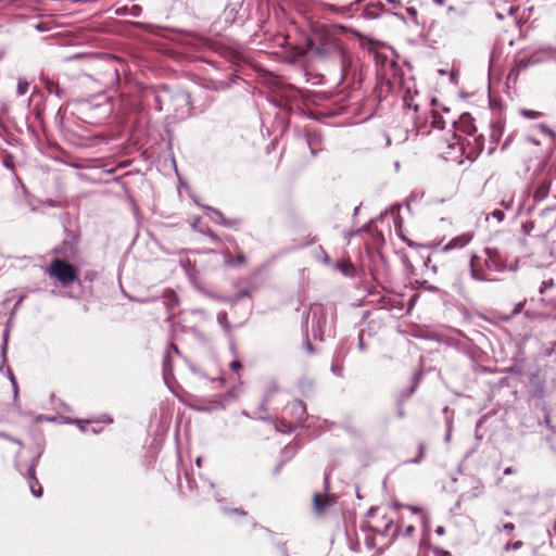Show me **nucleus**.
Wrapping results in <instances>:
<instances>
[{
	"label": "nucleus",
	"instance_id": "obj_4",
	"mask_svg": "<svg viewBox=\"0 0 556 556\" xmlns=\"http://www.w3.org/2000/svg\"><path fill=\"white\" fill-rule=\"evenodd\" d=\"M381 520L384 521L383 525L378 519H374L371 522H368L369 531L374 533H378L383 536H391L394 539L399 532V525H394V518L388 517L387 515H381Z\"/></svg>",
	"mask_w": 556,
	"mask_h": 556
},
{
	"label": "nucleus",
	"instance_id": "obj_24",
	"mask_svg": "<svg viewBox=\"0 0 556 556\" xmlns=\"http://www.w3.org/2000/svg\"><path fill=\"white\" fill-rule=\"evenodd\" d=\"M521 546H522V542H521V541H516V542H514V543H507V544L504 546V549H505V551H510V549L517 551V549H519Z\"/></svg>",
	"mask_w": 556,
	"mask_h": 556
},
{
	"label": "nucleus",
	"instance_id": "obj_1",
	"mask_svg": "<svg viewBox=\"0 0 556 556\" xmlns=\"http://www.w3.org/2000/svg\"><path fill=\"white\" fill-rule=\"evenodd\" d=\"M309 51L320 58L327 59L337 54H342V46L339 39L325 29H317L308 39Z\"/></svg>",
	"mask_w": 556,
	"mask_h": 556
},
{
	"label": "nucleus",
	"instance_id": "obj_7",
	"mask_svg": "<svg viewBox=\"0 0 556 556\" xmlns=\"http://www.w3.org/2000/svg\"><path fill=\"white\" fill-rule=\"evenodd\" d=\"M549 189H551V182L547 179H544L541 182H539V185L536 186V188L533 192L534 200L535 201L544 200L548 195Z\"/></svg>",
	"mask_w": 556,
	"mask_h": 556
},
{
	"label": "nucleus",
	"instance_id": "obj_25",
	"mask_svg": "<svg viewBox=\"0 0 556 556\" xmlns=\"http://www.w3.org/2000/svg\"><path fill=\"white\" fill-rule=\"evenodd\" d=\"M432 552L434 556H452L450 552L442 549L438 546L433 547Z\"/></svg>",
	"mask_w": 556,
	"mask_h": 556
},
{
	"label": "nucleus",
	"instance_id": "obj_39",
	"mask_svg": "<svg viewBox=\"0 0 556 556\" xmlns=\"http://www.w3.org/2000/svg\"><path fill=\"white\" fill-rule=\"evenodd\" d=\"M249 295V292L247 290H242L238 293L237 298L238 299H241V298H244V296H248Z\"/></svg>",
	"mask_w": 556,
	"mask_h": 556
},
{
	"label": "nucleus",
	"instance_id": "obj_16",
	"mask_svg": "<svg viewBox=\"0 0 556 556\" xmlns=\"http://www.w3.org/2000/svg\"><path fill=\"white\" fill-rule=\"evenodd\" d=\"M28 88H29V83L23 78H20L17 81V88H16L17 94L24 96L28 91Z\"/></svg>",
	"mask_w": 556,
	"mask_h": 556
},
{
	"label": "nucleus",
	"instance_id": "obj_6",
	"mask_svg": "<svg viewBox=\"0 0 556 556\" xmlns=\"http://www.w3.org/2000/svg\"><path fill=\"white\" fill-rule=\"evenodd\" d=\"M472 233H463L460 236H457L453 238L451 241H448L443 248L442 251L447 252L453 249H462L466 247L472 239Z\"/></svg>",
	"mask_w": 556,
	"mask_h": 556
},
{
	"label": "nucleus",
	"instance_id": "obj_41",
	"mask_svg": "<svg viewBox=\"0 0 556 556\" xmlns=\"http://www.w3.org/2000/svg\"><path fill=\"white\" fill-rule=\"evenodd\" d=\"M407 13H408L409 15H413V16H416V15H417V11H416V9H414V8H408V9H407Z\"/></svg>",
	"mask_w": 556,
	"mask_h": 556
},
{
	"label": "nucleus",
	"instance_id": "obj_33",
	"mask_svg": "<svg viewBox=\"0 0 556 556\" xmlns=\"http://www.w3.org/2000/svg\"><path fill=\"white\" fill-rule=\"evenodd\" d=\"M369 516H372V517H379V509L378 508H371L369 511H368Z\"/></svg>",
	"mask_w": 556,
	"mask_h": 556
},
{
	"label": "nucleus",
	"instance_id": "obj_38",
	"mask_svg": "<svg viewBox=\"0 0 556 556\" xmlns=\"http://www.w3.org/2000/svg\"><path fill=\"white\" fill-rule=\"evenodd\" d=\"M5 351H7V339H4V342H3V345H2L3 363L5 362Z\"/></svg>",
	"mask_w": 556,
	"mask_h": 556
},
{
	"label": "nucleus",
	"instance_id": "obj_22",
	"mask_svg": "<svg viewBox=\"0 0 556 556\" xmlns=\"http://www.w3.org/2000/svg\"><path fill=\"white\" fill-rule=\"evenodd\" d=\"M337 267L344 274H350L351 269H352V265L348 262H342V263H338L337 264Z\"/></svg>",
	"mask_w": 556,
	"mask_h": 556
},
{
	"label": "nucleus",
	"instance_id": "obj_15",
	"mask_svg": "<svg viewBox=\"0 0 556 556\" xmlns=\"http://www.w3.org/2000/svg\"><path fill=\"white\" fill-rule=\"evenodd\" d=\"M520 114L525 118H529V119H535V118H539V117H541L543 115L542 112L534 111V110H528V109H521L520 110Z\"/></svg>",
	"mask_w": 556,
	"mask_h": 556
},
{
	"label": "nucleus",
	"instance_id": "obj_12",
	"mask_svg": "<svg viewBox=\"0 0 556 556\" xmlns=\"http://www.w3.org/2000/svg\"><path fill=\"white\" fill-rule=\"evenodd\" d=\"M205 208H206V211L208 212V216H210L214 222H216V223H218V224H220V225L223 224V218H226V217L224 216V214H223L220 211H218V210H216V208H213V207H211V206H206Z\"/></svg>",
	"mask_w": 556,
	"mask_h": 556
},
{
	"label": "nucleus",
	"instance_id": "obj_3",
	"mask_svg": "<svg viewBox=\"0 0 556 556\" xmlns=\"http://www.w3.org/2000/svg\"><path fill=\"white\" fill-rule=\"evenodd\" d=\"M46 273L56 279L63 287L70 286L78 280L77 269L61 258L52 260Z\"/></svg>",
	"mask_w": 556,
	"mask_h": 556
},
{
	"label": "nucleus",
	"instance_id": "obj_36",
	"mask_svg": "<svg viewBox=\"0 0 556 556\" xmlns=\"http://www.w3.org/2000/svg\"><path fill=\"white\" fill-rule=\"evenodd\" d=\"M435 533L438 535H443L445 533V529L443 526H439L437 529H435Z\"/></svg>",
	"mask_w": 556,
	"mask_h": 556
},
{
	"label": "nucleus",
	"instance_id": "obj_18",
	"mask_svg": "<svg viewBox=\"0 0 556 556\" xmlns=\"http://www.w3.org/2000/svg\"><path fill=\"white\" fill-rule=\"evenodd\" d=\"M538 128L541 130V132L552 139H555L556 135L554 130H552L546 124H539Z\"/></svg>",
	"mask_w": 556,
	"mask_h": 556
},
{
	"label": "nucleus",
	"instance_id": "obj_31",
	"mask_svg": "<svg viewBox=\"0 0 556 556\" xmlns=\"http://www.w3.org/2000/svg\"><path fill=\"white\" fill-rule=\"evenodd\" d=\"M503 530H505L506 532L510 533L515 530V526L514 523L511 522H507L503 526Z\"/></svg>",
	"mask_w": 556,
	"mask_h": 556
},
{
	"label": "nucleus",
	"instance_id": "obj_35",
	"mask_svg": "<svg viewBox=\"0 0 556 556\" xmlns=\"http://www.w3.org/2000/svg\"><path fill=\"white\" fill-rule=\"evenodd\" d=\"M358 349H359L361 351H365V349H366V348H365V344H364V342H363V336H362V334H359Z\"/></svg>",
	"mask_w": 556,
	"mask_h": 556
},
{
	"label": "nucleus",
	"instance_id": "obj_19",
	"mask_svg": "<svg viewBox=\"0 0 556 556\" xmlns=\"http://www.w3.org/2000/svg\"><path fill=\"white\" fill-rule=\"evenodd\" d=\"M172 352H174L176 354L178 353V348L174 343H169L167 345V350H166V354H165V358H164V366H167Z\"/></svg>",
	"mask_w": 556,
	"mask_h": 556
},
{
	"label": "nucleus",
	"instance_id": "obj_32",
	"mask_svg": "<svg viewBox=\"0 0 556 556\" xmlns=\"http://www.w3.org/2000/svg\"><path fill=\"white\" fill-rule=\"evenodd\" d=\"M414 530H415L414 526L409 525L406 527L404 534L407 536H410L413 534Z\"/></svg>",
	"mask_w": 556,
	"mask_h": 556
},
{
	"label": "nucleus",
	"instance_id": "obj_10",
	"mask_svg": "<svg viewBox=\"0 0 556 556\" xmlns=\"http://www.w3.org/2000/svg\"><path fill=\"white\" fill-rule=\"evenodd\" d=\"M535 61L528 60L523 61L520 60L516 63L515 67H513L508 74V79H511L513 77L516 79L521 71H525L529 64H534Z\"/></svg>",
	"mask_w": 556,
	"mask_h": 556
},
{
	"label": "nucleus",
	"instance_id": "obj_37",
	"mask_svg": "<svg viewBox=\"0 0 556 556\" xmlns=\"http://www.w3.org/2000/svg\"><path fill=\"white\" fill-rule=\"evenodd\" d=\"M522 307H523V303L522 302L518 303L514 309V314L519 313L522 309Z\"/></svg>",
	"mask_w": 556,
	"mask_h": 556
},
{
	"label": "nucleus",
	"instance_id": "obj_23",
	"mask_svg": "<svg viewBox=\"0 0 556 556\" xmlns=\"http://www.w3.org/2000/svg\"><path fill=\"white\" fill-rule=\"evenodd\" d=\"M553 286H554L553 279L544 280L540 287V293L543 294L547 289L552 288Z\"/></svg>",
	"mask_w": 556,
	"mask_h": 556
},
{
	"label": "nucleus",
	"instance_id": "obj_44",
	"mask_svg": "<svg viewBox=\"0 0 556 556\" xmlns=\"http://www.w3.org/2000/svg\"><path fill=\"white\" fill-rule=\"evenodd\" d=\"M438 5H443L445 0H432Z\"/></svg>",
	"mask_w": 556,
	"mask_h": 556
},
{
	"label": "nucleus",
	"instance_id": "obj_34",
	"mask_svg": "<svg viewBox=\"0 0 556 556\" xmlns=\"http://www.w3.org/2000/svg\"><path fill=\"white\" fill-rule=\"evenodd\" d=\"M140 12H141V8L139 5H134L132 7V14L135 16H138L140 14Z\"/></svg>",
	"mask_w": 556,
	"mask_h": 556
},
{
	"label": "nucleus",
	"instance_id": "obj_29",
	"mask_svg": "<svg viewBox=\"0 0 556 556\" xmlns=\"http://www.w3.org/2000/svg\"><path fill=\"white\" fill-rule=\"evenodd\" d=\"M242 365L239 361H232L230 363V369L233 370V371H237L239 369H241Z\"/></svg>",
	"mask_w": 556,
	"mask_h": 556
},
{
	"label": "nucleus",
	"instance_id": "obj_27",
	"mask_svg": "<svg viewBox=\"0 0 556 556\" xmlns=\"http://www.w3.org/2000/svg\"><path fill=\"white\" fill-rule=\"evenodd\" d=\"M8 375H9V378L13 384V389H14V393L15 395L17 394V384H16V381H15V378H14V375L13 372L11 371V369H8Z\"/></svg>",
	"mask_w": 556,
	"mask_h": 556
},
{
	"label": "nucleus",
	"instance_id": "obj_49",
	"mask_svg": "<svg viewBox=\"0 0 556 556\" xmlns=\"http://www.w3.org/2000/svg\"><path fill=\"white\" fill-rule=\"evenodd\" d=\"M242 2V0H237L236 3L237 4H240Z\"/></svg>",
	"mask_w": 556,
	"mask_h": 556
},
{
	"label": "nucleus",
	"instance_id": "obj_9",
	"mask_svg": "<svg viewBox=\"0 0 556 556\" xmlns=\"http://www.w3.org/2000/svg\"><path fill=\"white\" fill-rule=\"evenodd\" d=\"M279 391L278 383L275 380H269L264 390V400L262 403V409L265 410V404L268 400Z\"/></svg>",
	"mask_w": 556,
	"mask_h": 556
},
{
	"label": "nucleus",
	"instance_id": "obj_45",
	"mask_svg": "<svg viewBox=\"0 0 556 556\" xmlns=\"http://www.w3.org/2000/svg\"><path fill=\"white\" fill-rule=\"evenodd\" d=\"M528 140H529L530 142H532L533 144H536V146H539V144H540V143H539V141H538V140H535V139L528 138Z\"/></svg>",
	"mask_w": 556,
	"mask_h": 556
},
{
	"label": "nucleus",
	"instance_id": "obj_14",
	"mask_svg": "<svg viewBox=\"0 0 556 556\" xmlns=\"http://www.w3.org/2000/svg\"><path fill=\"white\" fill-rule=\"evenodd\" d=\"M431 126L437 129H444L445 127L443 117L437 112H432Z\"/></svg>",
	"mask_w": 556,
	"mask_h": 556
},
{
	"label": "nucleus",
	"instance_id": "obj_43",
	"mask_svg": "<svg viewBox=\"0 0 556 556\" xmlns=\"http://www.w3.org/2000/svg\"><path fill=\"white\" fill-rule=\"evenodd\" d=\"M502 205H503L506 210H509V208L511 207V201H509V202H505V201H503V202H502Z\"/></svg>",
	"mask_w": 556,
	"mask_h": 556
},
{
	"label": "nucleus",
	"instance_id": "obj_21",
	"mask_svg": "<svg viewBox=\"0 0 556 556\" xmlns=\"http://www.w3.org/2000/svg\"><path fill=\"white\" fill-rule=\"evenodd\" d=\"M425 451H426L425 444L420 443L419 447H418V456L415 459L410 460V463H419V462H421V459L425 456Z\"/></svg>",
	"mask_w": 556,
	"mask_h": 556
},
{
	"label": "nucleus",
	"instance_id": "obj_42",
	"mask_svg": "<svg viewBox=\"0 0 556 556\" xmlns=\"http://www.w3.org/2000/svg\"><path fill=\"white\" fill-rule=\"evenodd\" d=\"M293 406H294V408H298V409H300V410H302V412L304 410V407H303V405H302V402H296V403H294V405H293Z\"/></svg>",
	"mask_w": 556,
	"mask_h": 556
},
{
	"label": "nucleus",
	"instance_id": "obj_5",
	"mask_svg": "<svg viewBox=\"0 0 556 556\" xmlns=\"http://www.w3.org/2000/svg\"><path fill=\"white\" fill-rule=\"evenodd\" d=\"M336 504V498L330 494L314 493L313 511L317 517H321Z\"/></svg>",
	"mask_w": 556,
	"mask_h": 556
},
{
	"label": "nucleus",
	"instance_id": "obj_20",
	"mask_svg": "<svg viewBox=\"0 0 556 556\" xmlns=\"http://www.w3.org/2000/svg\"><path fill=\"white\" fill-rule=\"evenodd\" d=\"M364 542L368 549H374L377 546L375 539L367 533L365 534Z\"/></svg>",
	"mask_w": 556,
	"mask_h": 556
},
{
	"label": "nucleus",
	"instance_id": "obj_28",
	"mask_svg": "<svg viewBox=\"0 0 556 556\" xmlns=\"http://www.w3.org/2000/svg\"><path fill=\"white\" fill-rule=\"evenodd\" d=\"M245 263V256L243 253H238L236 256V264L243 265Z\"/></svg>",
	"mask_w": 556,
	"mask_h": 556
},
{
	"label": "nucleus",
	"instance_id": "obj_8",
	"mask_svg": "<svg viewBox=\"0 0 556 556\" xmlns=\"http://www.w3.org/2000/svg\"><path fill=\"white\" fill-rule=\"evenodd\" d=\"M28 476H29V489H30L31 494L35 497H40L42 495V488L35 477V468L33 466H30L28 468Z\"/></svg>",
	"mask_w": 556,
	"mask_h": 556
},
{
	"label": "nucleus",
	"instance_id": "obj_2",
	"mask_svg": "<svg viewBox=\"0 0 556 556\" xmlns=\"http://www.w3.org/2000/svg\"><path fill=\"white\" fill-rule=\"evenodd\" d=\"M484 252L486 257L483 262L478 255H472L470 260L471 277L479 281L491 280V278L485 274L484 268L493 271H500L505 267L503 258L495 249L486 248Z\"/></svg>",
	"mask_w": 556,
	"mask_h": 556
},
{
	"label": "nucleus",
	"instance_id": "obj_11",
	"mask_svg": "<svg viewBox=\"0 0 556 556\" xmlns=\"http://www.w3.org/2000/svg\"><path fill=\"white\" fill-rule=\"evenodd\" d=\"M217 321H218V324L223 327V329H224L227 333H230V332H231V325H230V323L228 321V317H227V313H226V312H220V313H218V315H217Z\"/></svg>",
	"mask_w": 556,
	"mask_h": 556
},
{
	"label": "nucleus",
	"instance_id": "obj_40",
	"mask_svg": "<svg viewBox=\"0 0 556 556\" xmlns=\"http://www.w3.org/2000/svg\"><path fill=\"white\" fill-rule=\"evenodd\" d=\"M515 471H516V470H515L514 468L508 467V468H506V469L504 470V475H506V476H508V475H513V473H515Z\"/></svg>",
	"mask_w": 556,
	"mask_h": 556
},
{
	"label": "nucleus",
	"instance_id": "obj_46",
	"mask_svg": "<svg viewBox=\"0 0 556 556\" xmlns=\"http://www.w3.org/2000/svg\"><path fill=\"white\" fill-rule=\"evenodd\" d=\"M399 416L400 417H403L404 416V412L402 409L399 410Z\"/></svg>",
	"mask_w": 556,
	"mask_h": 556
},
{
	"label": "nucleus",
	"instance_id": "obj_48",
	"mask_svg": "<svg viewBox=\"0 0 556 556\" xmlns=\"http://www.w3.org/2000/svg\"><path fill=\"white\" fill-rule=\"evenodd\" d=\"M325 484H326V486L328 485V477L327 476L325 478Z\"/></svg>",
	"mask_w": 556,
	"mask_h": 556
},
{
	"label": "nucleus",
	"instance_id": "obj_30",
	"mask_svg": "<svg viewBox=\"0 0 556 556\" xmlns=\"http://www.w3.org/2000/svg\"><path fill=\"white\" fill-rule=\"evenodd\" d=\"M492 216L494 218H496L498 222H502L504 219V213L502 211H498V210L494 211L492 213Z\"/></svg>",
	"mask_w": 556,
	"mask_h": 556
},
{
	"label": "nucleus",
	"instance_id": "obj_17",
	"mask_svg": "<svg viewBox=\"0 0 556 556\" xmlns=\"http://www.w3.org/2000/svg\"><path fill=\"white\" fill-rule=\"evenodd\" d=\"M241 224V219L239 218H232V219H229V218H223V226L224 227H227V228H236L238 227L239 225Z\"/></svg>",
	"mask_w": 556,
	"mask_h": 556
},
{
	"label": "nucleus",
	"instance_id": "obj_26",
	"mask_svg": "<svg viewBox=\"0 0 556 556\" xmlns=\"http://www.w3.org/2000/svg\"><path fill=\"white\" fill-rule=\"evenodd\" d=\"M420 377H421V374L415 375L413 387L410 388L407 396H409L412 393H414L415 389L417 388V384H418V381H419Z\"/></svg>",
	"mask_w": 556,
	"mask_h": 556
},
{
	"label": "nucleus",
	"instance_id": "obj_13",
	"mask_svg": "<svg viewBox=\"0 0 556 556\" xmlns=\"http://www.w3.org/2000/svg\"><path fill=\"white\" fill-rule=\"evenodd\" d=\"M414 514H420L421 515V522L426 531L430 530V518L427 514L422 513L420 508L417 507H408Z\"/></svg>",
	"mask_w": 556,
	"mask_h": 556
},
{
	"label": "nucleus",
	"instance_id": "obj_47",
	"mask_svg": "<svg viewBox=\"0 0 556 556\" xmlns=\"http://www.w3.org/2000/svg\"><path fill=\"white\" fill-rule=\"evenodd\" d=\"M200 464H201V458H198L197 459V465L200 466Z\"/></svg>",
	"mask_w": 556,
	"mask_h": 556
}]
</instances>
